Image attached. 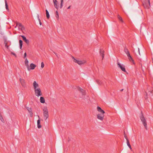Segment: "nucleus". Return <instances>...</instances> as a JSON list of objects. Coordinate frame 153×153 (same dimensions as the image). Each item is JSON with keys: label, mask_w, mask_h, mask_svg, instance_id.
Wrapping results in <instances>:
<instances>
[{"label": "nucleus", "mask_w": 153, "mask_h": 153, "mask_svg": "<svg viewBox=\"0 0 153 153\" xmlns=\"http://www.w3.org/2000/svg\"><path fill=\"white\" fill-rule=\"evenodd\" d=\"M97 109L98 111L101 113L100 114H98L97 115V118L98 119L102 120H103L104 116V114L105 112L99 106H98L97 107Z\"/></svg>", "instance_id": "nucleus-1"}, {"label": "nucleus", "mask_w": 153, "mask_h": 153, "mask_svg": "<svg viewBox=\"0 0 153 153\" xmlns=\"http://www.w3.org/2000/svg\"><path fill=\"white\" fill-rule=\"evenodd\" d=\"M77 89L79 91L81 94L80 95L79 97L83 99H87L88 97V96L87 95H85V91L79 87H77Z\"/></svg>", "instance_id": "nucleus-2"}, {"label": "nucleus", "mask_w": 153, "mask_h": 153, "mask_svg": "<svg viewBox=\"0 0 153 153\" xmlns=\"http://www.w3.org/2000/svg\"><path fill=\"white\" fill-rule=\"evenodd\" d=\"M140 120L142 122L143 125L144 126L146 129H147V125L146 120L144 117L142 112H141V114L140 116Z\"/></svg>", "instance_id": "nucleus-3"}, {"label": "nucleus", "mask_w": 153, "mask_h": 153, "mask_svg": "<svg viewBox=\"0 0 153 153\" xmlns=\"http://www.w3.org/2000/svg\"><path fill=\"white\" fill-rule=\"evenodd\" d=\"M43 111L44 118V119L46 120L48 117V112L46 107H44Z\"/></svg>", "instance_id": "nucleus-4"}, {"label": "nucleus", "mask_w": 153, "mask_h": 153, "mask_svg": "<svg viewBox=\"0 0 153 153\" xmlns=\"http://www.w3.org/2000/svg\"><path fill=\"white\" fill-rule=\"evenodd\" d=\"M143 5L145 9H149L150 7V0H145L143 3Z\"/></svg>", "instance_id": "nucleus-5"}, {"label": "nucleus", "mask_w": 153, "mask_h": 153, "mask_svg": "<svg viewBox=\"0 0 153 153\" xmlns=\"http://www.w3.org/2000/svg\"><path fill=\"white\" fill-rule=\"evenodd\" d=\"M72 59H74V62L77 63L80 65H82L85 62V60H77L75 59L73 56H72Z\"/></svg>", "instance_id": "nucleus-6"}, {"label": "nucleus", "mask_w": 153, "mask_h": 153, "mask_svg": "<svg viewBox=\"0 0 153 153\" xmlns=\"http://www.w3.org/2000/svg\"><path fill=\"white\" fill-rule=\"evenodd\" d=\"M34 90L35 94L36 96L39 97V96L42 95V93L39 88H38L37 89H36Z\"/></svg>", "instance_id": "nucleus-7"}, {"label": "nucleus", "mask_w": 153, "mask_h": 153, "mask_svg": "<svg viewBox=\"0 0 153 153\" xmlns=\"http://www.w3.org/2000/svg\"><path fill=\"white\" fill-rule=\"evenodd\" d=\"M117 65L121 69V70L124 72H126V71L124 65L123 64H120L118 62H117Z\"/></svg>", "instance_id": "nucleus-8"}, {"label": "nucleus", "mask_w": 153, "mask_h": 153, "mask_svg": "<svg viewBox=\"0 0 153 153\" xmlns=\"http://www.w3.org/2000/svg\"><path fill=\"white\" fill-rule=\"evenodd\" d=\"M33 85L34 90L37 89L38 88H39V84L35 81H34L33 83Z\"/></svg>", "instance_id": "nucleus-9"}, {"label": "nucleus", "mask_w": 153, "mask_h": 153, "mask_svg": "<svg viewBox=\"0 0 153 153\" xmlns=\"http://www.w3.org/2000/svg\"><path fill=\"white\" fill-rule=\"evenodd\" d=\"M16 26H18L19 28H20L22 30H24L25 29V28L21 23H17Z\"/></svg>", "instance_id": "nucleus-10"}, {"label": "nucleus", "mask_w": 153, "mask_h": 153, "mask_svg": "<svg viewBox=\"0 0 153 153\" xmlns=\"http://www.w3.org/2000/svg\"><path fill=\"white\" fill-rule=\"evenodd\" d=\"M25 65L27 67L28 70L29 71L30 70V69L29 66V65L28 64V61L27 58L25 60Z\"/></svg>", "instance_id": "nucleus-11"}, {"label": "nucleus", "mask_w": 153, "mask_h": 153, "mask_svg": "<svg viewBox=\"0 0 153 153\" xmlns=\"http://www.w3.org/2000/svg\"><path fill=\"white\" fill-rule=\"evenodd\" d=\"M53 2L54 3V6L57 9H58L59 8V6L58 4L56 2H57V0H53Z\"/></svg>", "instance_id": "nucleus-12"}, {"label": "nucleus", "mask_w": 153, "mask_h": 153, "mask_svg": "<svg viewBox=\"0 0 153 153\" xmlns=\"http://www.w3.org/2000/svg\"><path fill=\"white\" fill-rule=\"evenodd\" d=\"M23 40L27 44H29V42L28 40L27 39L26 37L24 36H21Z\"/></svg>", "instance_id": "nucleus-13"}, {"label": "nucleus", "mask_w": 153, "mask_h": 153, "mask_svg": "<svg viewBox=\"0 0 153 153\" xmlns=\"http://www.w3.org/2000/svg\"><path fill=\"white\" fill-rule=\"evenodd\" d=\"M36 67V65L33 63H31L30 65V70H33Z\"/></svg>", "instance_id": "nucleus-14"}, {"label": "nucleus", "mask_w": 153, "mask_h": 153, "mask_svg": "<svg viewBox=\"0 0 153 153\" xmlns=\"http://www.w3.org/2000/svg\"><path fill=\"white\" fill-rule=\"evenodd\" d=\"M124 52L126 54V55H129V54H130L128 50V49L126 48V47H125L124 48Z\"/></svg>", "instance_id": "nucleus-15"}, {"label": "nucleus", "mask_w": 153, "mask_h": 153, "mask_svg": "<svg viewBox=\"0 0 153 153\" xmlns=\"http://www.w3.org/2000/svg\"><path fill=\"white\" fill-rule=\"evenodd\" d=\"M27 109L30 113V116L31 117H32V116H33V113H32V110L31 108H27Z\"/></svg>", "instance_id": "nucleus-16"}, {"label": "nucleus", "mask_w": 153, "mask_h": 153, "mask_svg": "<svg viewBox=\"0 0 153 153\" xmlns=\"http://www.w3.org/2000/svg\"><path fill=\"white\" fill-rule=\"evenodd\" d=\"M40 101L41 103H45V100L44 98L43 97H41L40 99Z\"/></svg>", "instance_id": "nucleus-17"}, {"label": "nucleus", "mask_w": 153, "mask_h": 153, "mask_svg": "<svg viewBox=\"0 0 153 153\" xmlns=\"http://www.w3.org/2000/svg\"><path fill=\"white\" fill-rule=\"evenodd\" d=\"M104 51H103L101 50H100V53L101 55V56L102 57V59L104 58Z\"/></svg>", "instance_id": "nucleus-18"}, {"label": "nucleus", "mask_w": 153, "mask_h": 153, "mask_svg": "<svg viewBox=\"0 0 153 153\" xmlns=\"http://www.w3.org/2000/svg\"><path fill=\"white\" fill-rule=\"evenodd\" d=\"M117 18L120 22H121L122 23H124V22L122 18L119 15H117Z\"/></svg>", "instance_id": "nucleus-19"}, {"label": "nucleus", "mask_w": 153, "mask_h": 153, "mask_svg": "<svg viewBox=\"0 0 153 153\" xmlns=\"http://www.w3.org/2000/svg\"><path fill=\"white\" fill-rule=\"evenodd\" d=\"M45 11L46 14V17L48 19H49L50 18V15L49 14V13L47 10L46 9Z\"/></svg>", "instance_id": "nucleus-20"}, {"label": "nucleus", "mask_w": 153, "mask_h": 153, "mask_svg": "<svg viewBox=\"0 0 153 153\" xmlns=\"http://www.w3.org/2000/svg\"><path fill=\"white\" fill-rule=\"evenodd\" d=\"M19 43L20 48V49H21L22 46V41L21 40H19Z\"/></svg>", "instance_id": "nucleus-21"}, {"label": "nucleus", "mask_w": 153, "mask_h": 153, "mask_svg": "<svg viewBox=\"0 0 153 153\" xmlns=\"http://www.w3.org/2000/svg\"><path fill=\"white\" fill-rule=\"evenodd\" d=\"M96 82L99 85H101L102 83V82L101 81V80L99 79L97 80Z\"/></svg>", "instance_id": "nucleus-22"}, {"label": "nucleus", "mask_w": 153, "mask_h": 153, "mask_svg": "<svg viewBox=\"0 0 153 153\" xmlns=\"http://www.w3.org/2000/svg\"><path fill=\"white\" fill-rule=\"evenodd\" d=\"M127 144V146H128V147L130 148V149H131V146L129 143V141L128 140H127V141H126Z\"/></svg>", "instance_id": "nucleus-23"}, {"label": "nucleus", "mask_w": 153, "mask_h": 153, "mask_svg": "<svg viewBox=\"0 0 153 153\" xmlns=\"http://www.w3.org/2000/svg\"><path fill=\"white\" fill-rule=\"evenodd\" d=\"M20 81L22 84H24L25 82H24V80L23 79H20Z\"/></svg>", "instance_id": "nucleus-24"}, {"label": "nucleus", "mask_w": 153, "mask_h": 153, "mask_svg": "<svg viewBox=\"0 0 153 153\" xmlns=\"http://www.w3.org/2000/svg\"><path fill=\"white\" fill-rule=\"evenodd\" d=\"M56 18H59V13L57 11H56Z\"/></svg>", "instance_id": "nucleus-25"}, {"label": "nucleus", "mask_w": 153, "mask_h": 153, "mask_svg": "<svg viewBox=\"0 0 153 153\" xmlns=\"http://www.w3.org/2000/svg\"><path fill=\"white\" fill-rule=\"evenodd\" d=\"M127 56L128 57V58L129 59L130 61L132 60V58L131 56L130 55V54H129V56L127 55Z\"/></svg>", "instance_id": "nucleus-26"}, {"label": "nucleus", "mask_w": 153, "mask_h": 153, "mask_svg": "<svg viewBox=\"0 0 153 153\" xmlns=\"http://www.w3.org/2000/svg\"><path fill=\"white\" fill-rule=\"evenodd\" d=\"M63 1H61V3L60 5V8H61L62 7Z\"/></svg>", "instance_id": "nucleus-27"}, {"label": "nucleus", "mask_w": 153, "mask_h": 153, "mask_svg": "<svg viewBox=\"0 0 153 153\" xmlns=\"http://www.w3.org/2000/svg\"><path fill=\"white\" fill-rule=\"evenodd\" d=\"M44 66V64L43 62H42L41 63V67L42 68H43Z\"/></svg>", "instance_id": "nucleus-28"}, {"label": "nucleus", "mask_w": 153, "mask_h": 153, "mask_svg": "<svg viewBox=\"0 0 153 153\" xmlns=\"http://www.w3.org/2000/svg\"><path fill=\"white\" fill-rule=\"evenodd\" d=\"M5 7L8 6L7 3V1L6 0H5Z\"/></svg>", "instance_id": "nucleus-29"}, {"label": "nucleus", "mask_w": 153, "mask_h": 153, "mask_svg": "<svg viewBox=\"0 0 153 153\" xmlns=\"http://www.w3.org/2000/svg\"><path fill=\"white\" fill-rule=\"evenodd\" d=\"M37 127L39 128H40L41 127V126L40 124H37Z\"/></svg>", "instance_id": "nucleus-30"}, {"label": "nucleus", "mask_w": 153, "mask_h": 153, "mask_svg": "<svg viewBox=\"0 0 153 153\" xmlns=\"http://www.w3.org/2000/svg\"><path fill=\"white\" fill-rule=\"evenodd\" d=\"M38 18L39 21V22L40 25H42V23L41 22V21H40V19L39 18V15L38 16Z\"/></svg>", "instance_id": "nucleus-31"}, {"label": "nucleus", "mask_w": 153, "mask_h": 153, "mask_svg": "<svg viewBox=\"0 0 153 153\" xmlns=\"http://www.w3.org/2000/svg\"><path fill=\"white\" fill-rule=\"evenodd\" d=\"M37 124H40V120L39 119L37 120Z\"/></svg>", "instance_id": "nucleus-32"}, {"label": "nucleus", "mask_w": 153, "mask_h": 153, "mask_svg": "<svg viewBox=\"0 0 153 153\" xmlns=\"http://www.w3.org/2000/svg\"><path fill=\"white\" fill-rule=\"evenodd\" d=\"M0 119L1 120V121L2 122H3V121H4V119L2 117H1L0 118Z\"/></svg>", "instance_id": "nucleus-33"}, {"label": "nucleus", "mask_w": 153, "mask_h": 153, "mask_svg": "<svg viewBox=\"0 0 153 153\" xmlns=\"http://www.w3.org/2000/svg\"><path fill=\"white\" fill-rule=\"evenodd\" d=\"M124 137L126 140V141H127V140H128V138H127V136H126V135H124Z\"/></svg>", "instance_id": "nucleus-34"}, {"label": "nucleus", "mask_w": 153, "mask_h": 153, "mask_svg": "<svg viewBox=\"0 0 153 153\" xmlns=\"http://www.w3.org/2000/svg\"><path fill=\"white\" fill-rule=\"evenodd\" d=\"M26 55H27L26 53H25L24 54V58H25V57H26Z\"/></svg>", "instance_id": "nucleus-35"}, {"label": "nucleus", "mask_w": 153, "mask_h": 153, "mask_svg": "<svg viewBox=\"0 0 153 153\" xmlns=\"http://www.w3.org/2000/svg\"><path fill=\"white\" fill-rule=\"evenodd\" d=\"M71 7V6H69L68 8H67V9H70Z\"/></svg>", "instance_id": "nucleus-36"}, {"label": "nucleus", "mask_w": 153, "mask_h": 153, "mask_svg": "<svg viewBox=\"0 0 153 153\" xmlns=\"http://www.w3.org/2000/svg\"><path fill=\"white\" fill-rule=\"evenodd\" d=\"M138 52L139 53V54L140 55V50H139V48H138Z\"/></svg>", "instance_id": "nucleus-37"}, {"label": "nucleus", "mask_w": 153, "mask_h": 153, "mask_svg": "<svg viewBox=\"0 0 153 153\" xmlns=\"http://www.w3.org/2000/svg\"><path fill=\"white\" fill-rule=\"evenodd\" d=\"M6 7V9L7 10H8V6H7V7Z\"/></svg>", "instance_id": "nucleus-38"}, {"label": "nucleus", "mask_w": 153, "mask_h": 153, "mask_svg": "<svg viewBox=\"0 0 153 153\" xmlns=\"http://www.w3.org/2000/svg\"><path fill=\"white\" fill-rule=\"evenodd\" d=\"M12 53L13 54V55H15V54L14 53Z\"/></svg>", "instance_id": "nucleus-39"}, {"label": "nucleus", "mask_w": 153, "mask_h": 153, "mask_svg": "<svg viewBox=\"0 0 153 153\" xmlns=\"http://www.w3.org/2000/svg\"><path fill=\"white\" fill-rule=\"evenodd\" d=\"M123 89H122L120 90L121 91H123Z\"/></svg>", "instance_id": "nucleus-40"}, {"label": "nucleus", "mask_w": 153, "mask_h": 153, "mask_svg": "<svg viewBox=\"0 0 153 153\" xmlns=\"http://www.w3.org/2000/svg\"><path fill=\"white\" fill-rule=\"evenodd\" d=\"M55 54L58 57V56H57V55L56 54V53H55Z\"/></svg>", "instance_id": "nucleus-41"}, {"label": "nucleus", "mask_w": 153, "mask_h": 153, "mask_svg": "<svg viewBox=\"0 0 153 153\" xmlns=\"http://www.w3.org/2000/svg\"><path fill=\"white\" fill-rule=\"evenodd\" d=\"M2 117L1 114H0V118Z\"/></svg>", "instance_id": "nucleus-42"}, {"label": "nucleus", "mask_w": 153, "mask_h": 153, "mask_svg": "<svg viewBox=\"0 0 153 153\" xmlns=\"http://www.w3.org/2000/svg\"><path fill=\"white\" fill-rule=\"evenodd\" d=\"M61 1H63V0H61Z\"/></svg>", "instance_id": "nucleus-43"}, {"label": "nucleus", "mask_w": 153, "mask_h": 153, "mask_svg": "<svg viewBox=\"0 0 153 153\" xmlns=\"http://www.w3.org/2000/svg\"><path fill=\"white\" fill-rule=\"evenodd\" d=\"M38 117L39 118V116H38Z\"/></svg>", "instance_id": "nucleus-44"}]
</instances>
